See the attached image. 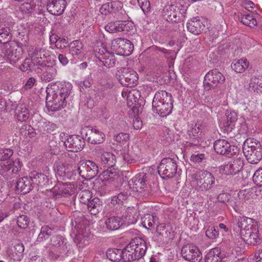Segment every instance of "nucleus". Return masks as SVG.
Segmentation results:
<instances>
[{
	"instance_id": "473e14b6",
	"label": "nucleus",
	"mask_w": 262,
	"mask_h": 262,
	"mask_svg": "<svg viewBox=\"0 0 262 262\" xmlns=\"http://www.w3.org/2000/svg\"><path fill=\"white\" fill-rule=\"evenodd\" d=\"M100 161L104 167L111 168L115 165L116 158L112 152L104 151L101 154Z\"/></svg>"
},
{
	"instance_id": "a878e982",
	"label": "nucleus",
	"mask_w": 262,
	"mask_h": 262,
	"mask_svg": "<svg viewBox=\"0 0 262 262\" xmlns=\"http://www.w3.org/2000/svg\"><path fill=\"white\" fill-rule=\"evenodd\" d=\"M66 6L65 0H48L47 9L50 14L60 15L64 12Z\"/></svg>"
},
{
	"instance_id": "c9c22d12",
	"label": "nucleus",
	"mask_w": 262,
	"mask_h": 262,
	"mask_svg": "<svg viewBox=\"0 0 262 262\" xmlns=\"http://www.w3.org/2000/svg\"><path fill=\"white\" fill-rule=\"evenodd\" d=\"M126 26L125 22L122 21H116L107 24L105 27V29L110 33H115L125 31Z\"/></svg>"
},
{
	"instance_id": "2eb2a0df",
	"label": "nucleus",
	"mask_w": 262,
	"mask_h": 262,
	"mask_svg": "<svg viewBox=\"0 0 262 262\" xmlns=\"http://www.w3.org/2000/svg\"><path fill=\"white\" fill-rule=\"evenodd\" d=\"M243 161L239 159H234L219 167L220 173L222 177L234 176L243 167Z\"/></svg>"
},
{
	"instance_id": "b1692460",
	"label": "nucleus",
	"mask_w": 262,
	"mask_h": 262,
	"mask_svg": "<svg viewBox=\"0 0 262 262\" xmlns=\"http://www.w3.org/2000/svg\"><path fill=\"white\" fill-rule=\"evenodd\" d=\"M63 144L68 151L77 152L83 148L84 141L79 136L71 135L63 141Z\"/></svg>"
},
{
	"instance_id": "cd10ccee",
	"label": "nucleus",
	"mask_w": 262,
	"mask_h": 262,
	"mask_svg": "<svg viewBox=\"0 0 262 262\" xmlns=\"http://www.w3.org/2000/svg\"><path fill=\"white\" fill-rule=\"evenodd\" d=\"M213 147L215 151L219 154L222 155H229L232 150H233V146L229 142L224 139H219L214 142Z\"/></svg>"
},
{
	"instance_id": "680f3d73",
	"label": "nucleus",
	"mask_w": 262,
	"mask_h": 262,
	"mask_svg": "<svg viewBox=\"0 0 262 262\" xmlns=\"http://www.w3.org/2000/svg\"><path fill=\"white\" fill-rule=\"evenodd\" d=\"M157 232L159 234L165 237H168L170 234V232L166 228L164 224H161L157 227Z\"/></svg>"
},
{
	"instance_id": "c85d7f7f",
	"label": "nucleus",
	"mask_w": 262,
	"mask_h": 262,
	"mask_svg": "<svg viewBox=\"0 0 262 262\" xmlns=\"http://www.w3.org/2000/svg\"><path fill=\"white\" fill-rule=\"evenodd\" d=\"M186 26L187 30L194 35L200 34L205 28V25L198 17L189 20Z\"/></svg>"
},
{
	"instance_id": "5fc2aeb1",
	"label": "nucleus",
	"mask_w": 262,
	"mask_h": 262,
	"mask_svg": "<svg viewBox=\"0 0 262 262\" xmlns=\"http://www.w3.org/2000/svg\"><path fill=\"white\" fill-rule=\"evenodd\" d=\"M29 223V218L25 215H19L17 218V226L20 228H26L28 226Z\"/></svg>"
},
{
	"instance_id": "c03bdc74",
	"label": "nucleus",
	"mask_w": 262,
	"mask_h": 262,
	"mask_svg": "<svg viewBox=\"0 0 262 262\" xmlns=\"http://www.w3.org/2000/svg\"><path fill=\"white\" fill-rule=\"evenodd\" d=\"M249 66V62L247 59L242 58L236 60L231 64V68L236 73H243L247 69Z\"/></svg>"
},
{
	"instance_id": "f704fd0d",
	"label": "nucleus",
	"mask_w": 262,
	"mask_h": 262,
	"mask_svg": "<svg viewBox=\"0 0 262 262\" xmlns=\"http://www.w3.org/2000/svg\"><path fill=\"white\" fill-rule=\"evenodd\" d=\"M105 223L107 229L111 231L118 229L122 224L120 217L118 216H110L107 217Z\"/></svg>"
},
{
	"instance_id": "9d476101",
	"label": "nucleus",
	"mask_w": 262,
	"mask_h": 262,
	"mask_svg": "<svg viewBox=\"0 0 262 262\" xmlns=\"http://www.w3.org/2000/svg\"><path fill=\"white\" fill-rule=\"evenodd\" d=\"M185 7L180 4L166 5L163 9V15L168 21L177 23L184 17Z\"/></svg>"
},
{
	"instance_id": "6e6d98bb",
	"label": "nucleus",
	"mask_w": 262,
	"mask_h": 262,
	"mask_svg": "<svg viewBox=\"0 0 262 262\" xmlns=\"http://www.w3.org/2000/svg\"><path fill=\"white\" fill-rule=\"evenodd\" d=\"M23 257V256L18 254L16 251L11 250L9 251L7 258L9 262H18L21 260Z\"/></svg>"
},
{
	"instance_id": "58836bf2",
	"label": "nucleus",
	"mask_w": 262,
	"mask_h": 262,
	"mask_svg": "<svg viewBox=\"0 0 262 262\" xmlns=\"http://www.w3.org/2000/svg\"><path fill=\"white\" fill-rule=\"evenodd\" d=\"M123 250L120 249H111L106 252L107 257L111 261L118 262L121 259L123 260L124 254Z\"/></svg>"
},
{
	"instance_id": "ea45409f",
	"label": "nucleus",
	"mask_w": 262,
	"mask_h": 262,
	"mask_svg": "<svg viewBox=\"0 0 262 262\" xmlns=\"http://www.w3.org/2000/svg\"><path fill=\"white\" fill-rule=\"evenodd\" d=\"M254 190L252 188H245L241 189L237 193L239 200L242 202H246L253 199Z\"/></svg>"
},
{
	"instance_id": "f257e3e1",
	"label": "nucleus",
	"mask_w": 262,
	"mask_h": 262,
	"mask_svg": "<svg viewBox=\"0 0 262 262\" xmlns=\"http://www.w3.org/2000/svg\"><path fill=\"white\" fill-rule=\"evenodd\" d=\"M72 85L68 83L49 84L47 88L46 106L49 112H55L65 107Z\"/></svg>"
},
{
	"instance_id": "0eeeda50",
	"label": "nucleus",
	"mask_w": 262,
	"mask_h": 262,
	"mask_svg": "<svg viewBox=\"0 0 262 262\" xmlns=\"http://www.w3.org/2000/svg\"><path fill=\"white\" fill-rule=\"evenodd\" d=\"M1 50L4 57L12 65H15L23 57V48L17 43L2 45Z\"/></svg>"
},
{
	"instance_id": "79ce46f5",
	"label": "nucleus",
	"mask_w": 262,
	"mask_h": 262,
	"mask_svg": "<svg viewBox=\"0 0 262 262\" xmlns=\"http://www.w3.org/2000/svg\"><path fill=\"white\" fill-rule=\"evenodd\" d=\"M158 220V217L156 215L147 214L142 218V223L145 228L149 229L154 227Z\"/></svg>"
},
{
	"instance_id": "bb28decb",
	"label": "nucleus",
	"mask_w": 262,
	"mask_h": 262,
	"mask_svg": "<svg viewBox=\"0 0 262 262\" xmlns=\"http://www.w3.org/2000/svg\"><path fill=\"white\" fill-rule=\"evenodd\" d=\"M30 179L33 185L45 186L49 184L50 181L49 169H48L46 174L39 173L36 171H32L30 173Z\"/></svg>"
},
{
	"instance_id": "69168bd1",
	"label": "nucleus",
	"mask_w": 262,
	"mask_h": 262,
	"mask_svg": "<svg viewBox=\"0 0 262 262\" xmlns=\"http://www.w3.org/2000/svg\"><path fill=\"white\" fill-rule=\"evenodd\" d=\"M99 11L102 14L105 15L112 13L110 3H107L102 5Z\"/></svg>"
},
{
	"instance_id": "9b49d317",
	"label": "nucleus",
	"mask_w": 262,
	"mask_h": 262,
	"mask_svg": "<svg viewBox=\"0 0 262 262\" xmlns=\"http://www.w3.org/2000/svg\"><path fill=\"white\" fill-rule=\"evenodd\" d=\"M23 166L19 159L9 160L1 164L2 175L7 180L17 177Z\"/></svg>"
},
{
	"instance_id": "4c0bfd02",
	"label": "nucleus",
	"mask_w": 262,
	"mask_h": 262,
	"mask_svg": "<svg viewBox=\"0 0 262 262\" xmlns=\"http://www.w3.org/2000/svg\"><path fill=\"white\" fill-rule=\"evenodd\" d=\"M205 262H222L220 249L216 248L210 250L205 256Z\"/></svg>"
},
{
	"instance_id": "338daca9",
	"label": "nucleus",
	"mask_w": 262,
	"mask_h": 262,
	"mask_svg": "<svg viewBox=\"0 0 262 262\" xmlns=\"http://www.w3.org/2000/svg\"><path fill=\"white\" fill-rule=\"evenodd\" d=\"M137 216L138 215L135 213L132 214V212L128 211L125 216V219L128 224H134L137 221Z\"/></svg>"
},
{
	"instance_id": "6ab92c4d",
	"label": "nucleus",
	"mask_w": 262,
	"mask_h": 262,
	"mask_svg": "<svg viewBox=\"0 0 262 262\" xmlns=\"http://www.w3.org/2000/svg\"><path fill=\"white\" fill-rule=\"evenodd\" d=\"M140 151L136 145L124 147L120 151V157L127 164L136 163L140 157Z\"/></svg>"
},
{
	"instance_id": "7c9ffc66",
	"label": "nucleus",
	"mask_w": 262,
	"mask_h": 262,
	"mask_svg": "<svg viewBox=\"0 0 262 262\" xmlns=\"http://www.w3.org/2000/svg\"><path fill=\"white\" fill-rule=\"evenodd\" d=\"M135 248V253L137 254L139 260L145 254L147 247L145 241L139 237H136L130 241Z\"/></svg>"
},
{
	"instance_id": "393cba45",
	"label": "nucleus",
	"mask_w": 262,
	"mask_h": 262,
	"mask_svg": "<svg viewBox=\"0 0 262 262\" xmlns=\"http://www.w3.org/2000/svg\"><path fill=\"white\" fill-rule=\"evenodd\" d=\"M13 108H15L14 118L18 122L26 123L30 120V111L23 103L13 104Z\"/></svg>"
},
{
	"instance_id": "f3484780",
	"label": "nucleus",
	"mask_w": 262,
	"mask_h": 262,
	"mask_svg": "<svg viewBox=\"0 0 262 262\" xmlns=\"http://www.w3.org/2000/svg\"><path fill=\"white\" fill-rule=\"evenodd\" d=\"M225 80V77L220 72L216 69L213 70L206 74L204 80V86L205 89L209 90L211 87L223 83Z\"/></svg>"
},
{
	"instance_id": "864d4df0",
	"label": "nucleus",
	"mask_w": 262,
	"mask_h": 262,
	"mask_svg": "<svg viewBox=\"0 0 262 262\" xmlns=\"http://www.w3.org/2000/svg\"><path fill=\"white\" fill-rule=\"evenodd\" d=\"M138 4L145 15H148L151 11V6L148 0H137Z\"/></svg>"
},
{
	"instance_id": "c756f323",
	"label": "nucleus",
	"mask_w": 262,
	"mask_h": 262,
	"mask_svg": "<svg viewBox=\"0 0 262 262\" xmlns=\"http://www.w3.org/2000/svg\"><path fill=\"white\" fill-rule=\"evenodd\" d=\"M104 134L96 128H89L85 134L87 140L92 144H99L104 141Z\"/></svg>"
},
{
	"instance_id": "de8ad7c7",
	"label": "nucleus",
	"mask_w": 262,
	"mask_h": 262,
	"mask_svg": "<svg viewBox=\"0 0 262 262\" xmlns=\"http://www.w3.org/2000/svg\"><path fill=\"white\" fill-rule=\"evenodd\" d=\"M112 13L120 15L125 14V11L123 9V3L120 1H114L110 3Z\"/></svg>"
},
{
	"instance_id": "8fccbe9b",
	"label": "nucleus",
	"mask_w": 262,
	"mask_h": 262,
	"mask_svg": "<svg viewBox=\"0 0 262 262\" xmlns=\"http://www.w3.org/2000/svg\"><path fill=\"white\" fill-rule=\"evenodd\" d=\"M227 126L232 129L237 120V114L234 111H227Z\"/></svg>"
},
{
	"instance_id": "e2e57ef3",
	"label": "nucleus",
	"mask_w": 262,
	"mask_h": 262,
	"mask_svg": "<svg viewBox=\"0 0 262 262\" xmlns=\"http://www.w3.org/2000/svg\"><path fill=\"white\" fill-rule=\"evenodd\" d=\"M23 129H25L23 131L25 136H27L30 138H33L35 136L36 132L31 126L25 125L23 126Z\"/></svg>"
},
{
	"instance_id": "774afa93",
	"label": "nucleus",
	"mask_w": 262,
	"mask_h": 262,
	"mask_svg": "<svg viewBox=\"0 0 262 262\" xmlns=\"http://www.w3.org/2000/svg\"><path fill=\"white\" fill-rule=\"evenodd\" d=\"M68 40L65 38H58L55 42V46L57 49H62L66 47Z\"/></svg>"
},
{
	"instance_id": "aec40b11",
	"label": "nucleus",
	"mask_w": 262,
	"mask_h": 262,
	"mask_svg": "<svg viewBox=\"0 0 262 262\" xmlns=\"http://www.w3.org/2000/svg\"><path fill=\"white\" fill-rule=\"evenodd\" d=\"M56 60L51 57L48 56L46 60L40 66V69L43 71L44 79L50 81L54 79L57 74L56 68Z\"/></svg>"
},
{
	"instance_id": "6e6552de",
	"label": "nucleus",
	"mask_w": 262,
	"mask_h": 262,
	"mask_svg": "<svg viewBox=\"0 0 262 262\" xmlns=\"http://www.w3.org/2000/svg\"><path fill=\"white\" fill-rule=\"evenodd\" d=\"M77 193L76 183H58L52 189L48 190V195L54 198L68 196Z\"/></svg>"
},
{
	"instance_id": "603ef678",
	"label": "nucleus",
	"mask_w": 262,
	"mask_h": 262,
	"mask_svg": "<svg viewBox=\"0 0 262 262\" xmlns=\"http://www.w3.org/2000/svg\"><path fill=\"white\" fill-rule=\"evenodd\" d=\"M52 230L48 226L42 227L40 230V233L38 236L37 240L38 241H42L49 237L51 234Z\"/></svg>"
},
{
	"instance_id": "13d9d810",
	"label": "nucleus",
	"mask_w": 262,
	"mask_h": 262,
	"mask_svg": "<svg viewBox=\"0 0 262 262\" xmlns=\"http://www.w3.org/2000/svg\"><path fill=\"white\" fill-rule=\"evenodd\" d=\"M128 197L127 193L126 192H121L117 195L114 196L112 200L113 204H121L124 201L126 200Z\"/></svg>"
},
{
	"instance_id": "3c124183",
	"label": "nucleus",
	"mask_w": 262,
	"mask_h": 262,
	"mask_svg": "<svg viewBox=\"0 0 262 262\" xmlns=\"http://www.w3.org/2000/svg\"><path fill=\"white\" fill-rule=\"evenodd\" d=\"M35 66H36V64L34 63V62H33L31 58H26L19 66V69L23 72H26L33 70Z\"/></svg>"
},
{
	"instance_id": "4468645a",
	"label": "nucleus",
	"mask_w": 262,
	"mask_h": 262,
	"mask_svg": "<svg viewBox=\"0 0 262 262\" xmlns=\"http://www.w3.org/2000/svg\"><path fill=\"white\" fill-rule=\"evenodd\" d=\"M111 47L116 54L124 56L130 55L134 50L131 41L122 38H117L113 40Z\"/></svg>"
},
{
	"instance_id": "423d86ee",
	"label": "nucleus",
	"mask_w": 262,
	"mask_h": 262,
	"mask_svg": "<svg viewBox=\"0 0 262 262\" xmlns=\"http://www.w3.org/2000/svg\"><path fill=\"white\" fill-rule=\"evenodd\" d=\"M50 249L49 252V257L56 259L62 255L67 254L70 250V245L67 240L61 236H53L51 239Z\"/></svg>"
},
{
	"instance_id": "4be33fe9",
	"label": "nucleus",
	"mask_w": 262,
	"mask_h": 262,
	"mask_svg": "<svg viewBox=\"0 0 262 262\" xmlns=\"http://www.w3.org/2000/svg\"><path fill=\"white\" fill-rule=\"evenodd\" d=\"M28 54L36 66L41 65L48 58L45 48L38 46H31L28 49Z\"/></svg>"
},
{
	"instance_id": "49530a36",
	"label": "nucleus",
	"mask_w": 262,
	"mask_h": 262,
	"mask_svg": "<svg viewBox=\"0 0 262 262\" xmlns=\"http://www.w3.org/2000/svg\"><path fill=\"white\" fill-rule=\"evenodd\" d=\"M102 175L104 179L109 182L118 181L119 179L118 172L115 169H107L103 171Z\"/></svg>"
},
{
	"instance_id": "72a5a7b5",
	"label": "nucleus",
	"mask_w": 262,
	"mask_h": 262,
	"mask_svg": "<svg viewBox=\"0 0 262 262\" xmlns=\"http://www.w3.org/2000/svg\"><path fill=\"white\" fill-rule=\"evenodd\" d=\"M32 184L28 177L20 178L17 182L16 190L23 193H27L31 190Z\"/></svg>"
},
{
	"instance_id": "f03ea898",
	"label": "nucleus",
	"mask_w": 262,
	"mask_h": 262,
	"mask_svg": "<svg viewBox=\"0 0 262 262\" xmlns=\"http://www.w3.org/2000/svg\"><path fill=\"white\" fill-rule=\"evenodd\" d=\"M236 221L240 229V235L243 240L248 244L253 245L260 243L258 222L256 220L246 216H238Z\"/></svg>"
},
{
	"instance_id": "412c9836",
	"label": "nucleus",
	"mask_w": 262,
	"mask_h": 262,
	"mask_svg": "<svg viewBox=\"0 0 262 262\" xmlns=\"http://www.w3.org/2000/svg\"><path fill=\"white\" fill-rule=\"evenodd\" d=\"M57 174L63 179H71L73 175L77 173V167L73 168L72 165L68 162L57 161L55 164Z\"/></svg>"
},
{
	"instance_id": "37998d69",
	"label": "nucleus",
	"mask_w": 262,
	"mask_h": 262,
	"mask_svg": "<svg viewBox=\"0 0 262 262\" xmlns=\"http://www.w3.org/2000/svg\"><path fill=\"white\" fill-rule=\"evenodd\" d=\"M241 21L244 25L250 28H254L257 24L255 17L251 12L242 15L241 17Z\"/></svg>"
},
{
	"instance_id": "2f4dec72",
	"label": "nucleus",
	"mask_w": 262,
	"mask_h": 262,
	"mask_svg": "<svg viewBox=\"0 0 262 262\" xmlns=\"http://www.w3.org/2000/svg\"><path fill=\"white\" fill-rule=\"evenodd\" d=\"M124 254L123 261L124 262H140L137 254L135 253V248L131 242L123 249Z\"/></svg>"
},
{
	"instance_id": "f8f14e48",
	"label": "nucleus",
	"mask_w": 262,
	"mask_h": 262,
	"mask_svg": "<svg viewBox=\"0 0 262 262\" xmlns=\"http://www.w3.org/2000/svg\"><path fill=\"white\" fill-rule=\"evenodd\" d=\"M177 170L176 160L171 158L163 159L158 167V173L163 179L171 178L174 176Z\"/></svg>"
},
{
	"instance_id": "bf43d9fd",
	"label": "nucleus",
	"mask_w": 262,
	"mask_h": 262,
	"mask_svg": "<svg viewBox=\"0 0 262 262\" xmlns=\"http://www.w3.org/2000/svg\"><path fill=\"white\" fill-rule=\"evenodd\" d=\"M114 139L117 142L124 144L129 140V135L127 133H120L114 137Z\"/></svg>"
},
{
	"instance_id": "5701e85b",
	"label": "nucleus",
	"mask_w": 262,
	"mask_h": 262,
	"mask_svg": "<svg viewBox=\"0 0 262 262\" xmlns=\"http://www.w3.org/2000/svg\"><path fill=\"white\" fill-rule=\"evenodd\" d=\"M147 177L146 173H138L128 181V185L134 191L142 192L147 187Z\"/></svg>"
},
{
	"instance_id": "39448f33",
	"label": "nucleus",
	"mask_w": 262,
	"mask_h": 262,
	"mask_svg": "<svg viewBox=\"0 0 262 262\" xmlns=\"http://www.w3.org/2000/svg\"><path fill=\"white\" fill-rule=\"evenodd\" d=\"M243 152L248 162L257 164L262 159V147L259 142L254 138H248L243 144Z\"/></svg>"
},
{
	"instance_id": "7ed1b4c3",
	"label": "nucleus",
	"mask_w": 262,
	"mask_h": 262,
	"mask_svg": "<svg viewBox=\"0 0 262 262\" xmlns=\"http://www.w3.org/2000/svg\"><path fill=\"white\" fill-rule=\"evenodd\" d=\"M152 106L155 113L162 117L167 116L172 108L171 94L164 91L157 92L154 97Z\"/></svg>"
},
{
	"instance_id": "a18cd8bd",
	"label": "nucleus",
	"mask_w": 262,
	"mask_h": 262,
	"mask_svg": "<svg viewBox=\"0 0 262 262\" xmlns=\"http://www.w3.org/2000/svg\"><path fill=\"white\" fill-rule=\"evenodd\" d=\"M83 45L79 40H74L69 45V52L72 55H78L81 53Z\"/></svg>"
},
{
	"instance_id": "a211bd4d",
	"label": "nucleus",
	"mask_w": 262,
	"mask_h": 262,
	"mask_svg": "<svg viewBox=\"0 0 262 262\" xmlns=\"http://www.w3.org/2000/svg\"><path fill=\"white\" fill-rule=\"evenodd\" d=\"M181 255L185 260L190 262H200L202 259L200 250L193 245L184 246L181 249Z\"/></svg>"
},
{
	"instance_id": "20e7f679",
	"label": "nucleus",
	"mask_w": 262,
	"mask_h": 262,
	"mask_svg": "<svg viewBox=\"0 0 262 262\" xmlns=\"http://www.w3.org/2000/svg\"><path fill=\"white\" fill-rule=\"evenodd\" d=\"M191 177V185L198 191H208L215 184L214 176L212 173L207 170H197Z\"/></svg>"
},
{
	"instance_id": "052dcab7",
	"label": "nucleus",
	"mask_w": 262,
	"mask_h": 262,
	"mask_svg": "<svg viewBox=\"0 0 262 262\" xmlns=\"http://www.w3.org/2000/svg\"><path fill=\"white\" fill-rule=\"evenodd\" d=\"M253 181L257 185L262 186V168H259L254 172Z\"/></svg>"
},
{
	"instance_id": "a19ab883",
	"label": "nucleus",
	"mask_w": 262,
	"mask_h": 262,
	"mask_svg": "<svg viewBox=\"0 0 262 262\" xmlns=\"http://www.w3.org/2000/svg\"><path fill=\"white\" fill-rule=\"evenodd\" d=\"M101 202L100 199L95 198L90 201L88 204V208L90 213L92 215L97 214L101 208Z\"/></svg>"
},
{
	"instance_id": "0e129e2a",
	"label": "nucleus",
	"mask_w": 262,
	"mask_h": 262,
	"mask_svg": "<svg viewBox=\"0 0 262 262\" xmlns=\"http://www.w3.org/2000/svg\"><path fill=\"white\" fill-rule=\"evenodd\" d=\"M206 235L210 238H215L219 235L218 230L214 227H209L206 231Z\"/></svg>"
},
{
	"instance_id": "1a4fd4ad",
	"label": "nucleus",
	"mask_w": 262,
	"mask_h": 262,
	"mask_svg": "<svg viewBox=\"0 0 262 262\" xmlns=\"http://www.w3.org/2000/svg\"><path fill=\"white\" fill-rule=\"evenodd\" d=\"M115 77L122 85L127 87H133L138 83L137 72L129 68H120L117 70Z\"/></svg>"
},
{
	"instance_id": "ddd939ff",
	"label": "nucleus",
	"mask_w": 262,
	"mask_h": 262,
	"mask_svg": "<svg viewBox=\"0 0 262 262\" xmlns=\"http://www.w3.org/2000/svg\"><path fill=\"white\" fill-rule=\"evenodd\" d=\"M76 170L77 173L83 179L91 180L97 174L98 167L96 163L92 161H81Z\"/></svg>"
},
{
	"instance_id": "dca6fc26",
	"label": "nucleus",
	"mask_w": 262,
	"mask_h": 262,
	"mask_svg": "<svg viewBox=\"0 0 262 262\" xmlns=\"http://www.w3.org/2000/svg\"><path fill=\"white\" fill-rule=\"evenodd\" d=\"M95 56L98 59V64L107 68L114 67L116 63L114 54L108 52L105 48L102 47L96 51Z\"/></svg>"
},
{
	"instance_id": "e433bc0d",
	"label": "nucleus",
	"mask_w": 262,
	"mask_h": 262,
	"mask_svg": "<svg viewBox=\"0 0 262 262\" xmlns=\"http://www.w3.org/2000/svg\"><path fill=\"white\" fill-rule=\"evenodd\" d=\"M40 132L42 133H51L55 130L56 125L53 123L46 121L44 119H41L36 124Z\"/></svg>"
},
{
	"instance_id": "09e8293b",
	"label": "nucleus",
	"mask_w": 262,
	"mask_h": 262,
	"mask_svg": "<svg viewBox=\"0 0 262 262\" xmlns=\"http://www.w3.org/2000/svg\"><path fill=\"white\" fill-rule=\"evenodd\" d=\"M10 33V29L9 28H4L0 30V42L3 45L13 43L9 42L11 38Z\"/></svg>"
},
{
	"instance_id": "4d7b16f0",
	"label": "nucleus",
	"mask_w": 262,
	"mask_h": 262,
	"mask_svg": "<svg viewBox=\"0 0 262 262\" xmlns=\"http://www.w3.org/2000/svg\"><path fill=\"white\" fill-rule=\"evenodd\" d=\"M13 154V151L11 149H0V160L4 162L8 161Z\"/></svg>"
}]
</instances>
